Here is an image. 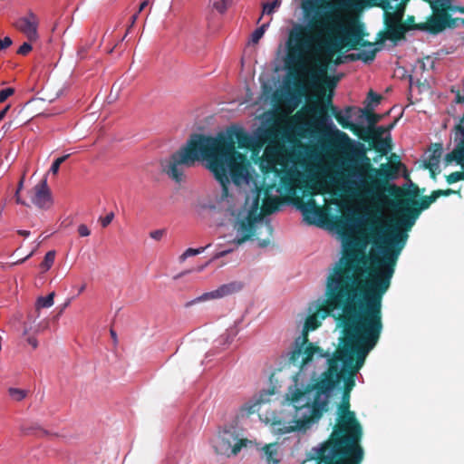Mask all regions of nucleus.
Segmentation results:
<instances>
[{"instance_id":"obj_1","label":"nucleus","mask_w":464,"mask_h":464,"mask_svg":"<svg viewBox=\"0 0 464 464\" xmlns=\"http://www.w3.org/2000/svg\"><path fill=\"white\" fill-rule=\"evenodd\" d=\"M367 258L362 251L353 246L345 247L343 256L335 263L327 276L326 299L318 305L316 312L307 316L302 335L295 342L289 356V363L306 370L314 360L330 355L321 347L309 342L308 332L316 330L321 321L334 310L342 309L336 317L342 326L340 346L346 344L347 333L360 334L362 328L375 329L382 324V302L391 282L376 268L371 267L370 277L362 278Z\"/></svg>"},{"instance_id":"obj_2","label":"nucleus","mask_w":464,"mask_h":464,"mask_svg":"<svg viewBox=\"0 0 464 464\" xmlns=\"http://www.w3.org/2000/svg\"><path fill=\"white\" fill-rule=\"evenodd\" d=\"M354 0H306L302 4L305 24H295L289 32L286 42V66L289 73L304 69L306 62L312 66L305 71L307 84L296 82L299 94L308 87L314 90L318 97H323L325 89H334L337 78L327 75L331 63L339 65L343 63L341 56L333 60L334 55L343 47L348 50H360L347 54L346 61H362L365 63L375 59L381 47L363 39L361 28L345 30L342 24L340 10L350 8Z\"/></svg>"},{"instance_id":"obj_3","label":"nucleus","mask_w":464,"mask_h":464,"mask_svg":"<svg viewBox=\"0 0 464 464\" xmlns=\"http://www.w3.org/2000/svg\"><path fill=\"white\" fill-rule=\"evenodd\" d=\"M256 146V139L238 126H231L216 137L192 134L184 146L169 160L161 161V167L171 179L179 183L183 180L185 169L205 160L216 179L227 191L228 174L236 185H240L248 176L246 155L237 151V148L255 150Z\"/></svg>"},{"instance_id":"obj_4","label":"nucleus","mask_w":464,"mask_h":464,"mask_svg":"<svg viewBox=\"0 0 464 464\" xmlns=\"http://www.w3.org/2000/svg\"><path fill=\"white\" fill-rule=\"evenodd\" d=\"M383 329V324L373 330L362 328L359 336L351 332L347 333L346 344L339 346L333 355L325 357L328 367L320 378L304 389H295L291 400L298 402L306 397H312L314 402L325 404V412L328 411L331 392L343 379L344 393H351L355 385L354 377L363 366L369 353L378 343Z\"/></svg>"},{"instance_id":"obj_5","label":"nucleus","mask_w":464,"mask_h":464,"mask_svg":"<svg viewBox=\"0 0 464 464\" xmlns=\"http://www.w3.org/2000/svg\"><path fill=\"white\" fill-rule=\"evenodd\" d=\"M350 408V393L343 392L333 431L325 441L312 449L310 459L328 464L362 463L365 455L362 445L363 430Z\"/></svg>"},{"instance_id":"obj_6","label":"nucleus","mask_w":464,"mask_h":464,"mask_svg":"<svg viewBox=\"0 0 464 464\" xmlns=\"http://www.w3.org/2000/svg\"><path fill=\"white\" fill-rule=\"evenodd\" d=\"M435 201L436 197L431 192L420 200L402 198L394 205L397 218L387 226V233L382 237V242L377 246L379 254L372 256L370 259L371 266L376 268L390 282L401 252L406 245L408 231L414 226L420 213Z\"/></svg>"},{"instance_id":"obj_7","label":"nucleus","mask_w":464,"mask_h":464,"mask_svg":"<svg viewBox=\"0 0 464 464\" xmlns=\"http://www.w3.org/2000/svg\"><path fill=\"white\" fill-rule=\"evenodd\" d=\"M296 388H290L287 394V400L290 401L295 407L294 419L290 422L276 420L273 422V427L277 434L284 435L293 431L306 430L314 423L317 422L325 412V404H318L314 402L312 397L309 396L298 402L291 400L292 394Z\"/></svg>"},{"instance_id":"obj_8","label":"nucleus","mask_w":464,"mask_h":464,"mask_svg":"<svg viewBox=\"0 0 464 464\" xmlns=\"http://www.w3.org/2000/svg\"><path fill=\"white\" fill-rule=\"evenodd\" d=\"M273 226L269 221H263L259 215L250 211L246 218L239 221L237 232L242 234L230 243L240 246L255 237L260 247H266L273 237Z\"/></svg>"},{"instance_id":"obj_9","label":"nucleus","mask_w":464,"mask_h":464,"mask_svg":"<svg viewBox=\"0 0 464 464\" xmlns=\"http://www.w3.org/2000/svg\"><path fill=\"white\" fill-rule=\"evenodd\" d=\"M363 160L365 161L364 167L375 173V177L370 176V188L367 193L372 195L374 198L380 199L382 198V192L386 189L389 180L394 179L398 176L401 162L397 163H385L382 164L380 169H373L372 167L370 159L362 153Z\"/></svg>"},{"instance_id":"obj_10","label":"nucleus","mask_w":464,"mask_h":464,"mask_svg":"<svg viewBox=\"0 0 464 464\" xmlns=\"http://www.w3.org/2000/svg\"><path fill=\"white\" fill-rule=\"evenodd\" d=\"M333 92H331L327 97L325 98V105L330 110L331 113L334 115L337 122L346 130H350L353 134L357 135L360 139L364 141L370 142L371 140H379L382 145L386 144L385 140H382V135L385 132L386 130L392 129L393 127V123L389 126L388 129H385L382 126H379L376 129L365 130V128L358 126L353 122H351L345 115H343L340 111L337 110L335 106L333 105Z\"/></svg>"},{"instance_id":"obj_11","label":"nucleus","mask_w":464,"mask_h":464,"mask_svg":"<svg viewBox=\"0 0 464 464\" xmlns=\"http://www.w3.org/2000/svg\"><path fill=\"white\" fill-rule=\"evenodd\" d=\"M403 14L404 9L402 7H398L392 12L384 11L383 23L385 29L378 33L377 42L373 43L374 47H377V44H382L386 40L397 44L399 41L405 39L407 28L403 27L402 24Z\"/></svg>"},{"instance_id":"obj_12","label":"nucleus","mask_w":464,"mask_h":464,"mask_svg":"<svg viewBox=\"0 0 464 464\" xmlns=\"http://www.w3.org/2000/svg\"><path fill=\"white\" fill-rule=\"evenodd\" d=\"M246 440H239L235 431L224 430L219 432L214 448L218 454L229 457L237 455L246 446Z\"/></svg>"},{"instance_id":"obj_13","label":"nucleus","mask_w":464,"mask_h":464,"mask_svg":"<svg viewBox=\"0 0 464 464\" xmlns=\"http://www.w3.org/2000/svg\"><path fill=\"white\" fill-rule=\"evenodd\" d=\"M13 25L24 34L29 42H36L39 39V18L33 11H29L26 15L18 18Z\"/></svg>"},{"instance_id":"obj_14","label":"nucleus","mask_w":464,"mask_h":464,"mask_svg":"<svg viewBox=\"0 0 464 464\" xmlns=\"http://www.w3.org/2000/svg\"><path fill=\"white\" fill-rule=\"evenodd\" d=\"M31 203L41 209H49L53 205L51 190L44 177L29 192Z\"/></svg>"},{"instance_id":"obj_15","label":"nucleus","mask_w":464,"mask_h":464,"mask_svg":"<svg viewBox=\"0 0 464 464\" xmlns=\"http://www.w3.org/2000/svg\"><path fill=\"white\" fill-rule=\"evenodd\" d=\"M295 204L302 211L304 220L308 224H316V218H322L324 216V209L317 206L315 200L312 197L306 201H304L302 198H297Z\"/></svg>"},{"instance_id":"obj_16","label":"nucleus","mask_w":464,"mask_h":464,"mask_svg":"<svg viewBox=\"0 0 464 464\" xmlns=\"http://www.w3.org/2000/svg\"><path fill=\"white\" fill-rule=\"evenodd\" d=\"M242 287L240 283L237 282H232L229 284H225L219 286L218 289L208 292L195 299L191 302V304L200 302V301H206L209 299H216V298H221L226 295H231L238 290H240Z\"/></svg>"},{"instance_id":"obj_17","label":"nucleus","mask_w":464,"mask_h":464,"mask_svg":"<svg viewBox=\"0 0 464 464\" xmlns=\"http://www.w3.org/2000/svg\"><path fill=\"white\" fill-rule=\"evenodd\" d=\"M279 164L282 166V169L279 170L275 169V172L279 177L280 184L285 189L292 190L295 180V170L291 168H287L286 163L279 162Z\"/></svg>"},{"instance_id":"obj_18","label":"nucleus","mask_w":464,"mask_h":464,"mask_svg":"<svg viewBox=\"0 0 464 464\" xmlns=\"http://www.w3.org/2000/svg\"><path fill=\"white\" fill-rule=\"evenodd\" d=\"M272 187H267L264 191V198L262 204V211L265 214H272L278 209L279 200L276 197L270 195Z\"/></svg>"},{"instance_id":"obj_19","label":"nucleus","mask_w":464,"mask_h":464,"mask_svg":"<svg viewBox=\"0 0 464 464\" xmlns=\"http://www.w3.org/2000/svg\"><path fill=\"white\" fill-rule=\"evenodd\" d=\"M438 16V24L439 26L442 27V31L446 28H456L459 26V24H461V20L463 18L456 17L453 18L450 14L445 13V8L440 11L439 14H437Z\"/></svg>"},{"instance_id":"obj_20","label":"nucleus","mask_w":464,"mask_h":464,"mask_svg":"<svg viewBox=\"0 0 464 464\" xmlns=\"http://www.w3.org/2000/svg\"><path fill=\"white\" fill-rule=\"evenodd\" d=\"M437 14H434L425 23L415 24L414 30L427 31L432 34L442 32V27L438 24Z\"/></svg>"},{"instance_id":"obj_21","label":"nucleus","mask_w":464,"mask_h":464,"mask_svg":"<svg viewBox=\"0 0 464 464\" xmlns=\"http://www.w3.org/2000/svg\"><path fill=\"white\" fill-rule=\"evenodd\" d=\"M443 8H445V13L449 14L450 11L459 12V9H464V6L453 5L450 0H439L431 3V9L434 14H439Z\"/></svg>"},{"instance_id":"obj_22","label":"nucleus","mask_w":464,"mask_h":464,"mask_svg":"<svg viewBox=\"0 0 464 464\" xmlns=\"http://www.w3.org/2000/svg\"><path fill=\"white\" fill-rule=\"evenodd\" d=\"M372 110L373 109L370 107V104L362 110V112L365 115L369 123V128L366 129L367 130L370 129H376L377 127H374V125L382 120V115L374 113Z\"/></svg>"},{"instance_id":"obj_23","label":"nucleus","mask_w":464,"mask_h":464,"mask_svg":"<svg viewBox=\"0 0 464 464\" xmlns=\"http://www.w3.org/2000/svg\"><path fill=\"white\" fill-rule=\"evenodd\" d=\"M281 0H274L271 3L262 4V14L259 16L257 23H259L265 14H272L281 5Z\"/></svg>"},{"instance_id":"obj_24","label":"nucleus","mask_w":464,"mask_h":464,"mask_svg":"<svg viewBox=\"0 0 464 464\" xmlns=\"http://www.w3.org/2000/svg\"><path fill=\"white\" fill-rule=\"evenodd\" d=\"M54 292L50 293L46 296H40L36 301V308H49L53 304Z\"/></svg>"},{"instance_id":"obj_25","label":"nucleus","mask_w":464,"mask_h":464,"mask_svg":"<svg viewBox=\"0 0 464 464\" xmlns=\"http://www.w3.org/2000/svg\"><path fill=\"white\" fill-rule=\"evenodd\" d=\"M7 392L10 398L14 401H23L27 396L28 393L26 390L13 387L9 388L7 390Z\"/></svg>"},{"instance_id":"obj_26","label":"nucleus","mask_w":464,"mask_h":464,"mask_svg":"<svg viewBox=\"0 0 464 464\" xmlns=\"http://www.w3.org/2000/svg\"><path fill=\"white\" fill-rule=\"evenodd\" d=\"M269 23L263 24L261 26L256 28L252 34L249 40L250 44H256L259 40L263 37L266 28L268 27Z\"/></svg>"},{"instance_id":"obj_27","label":"nucleus","mask_w":464,"mask_h":464,"mask_svg":"<svg viewBox=\"0 0 464 464\" xmlns=\"http://www.w3.org/2000/svg\"><path fill=\"white\" fill-rule=\"evenodd\" d=\"M272 445H266L263 449L266 461L268 464H278L279 460L276 458L277 450L276 449H272Z\"/></svg>"},{"instance_id":"obj_28","label":"nucleus","mask_w":464,"mask_h":464,"mask_svg":"<svg viewBox=\"0 0 464 464\" xmlns=\"http://www.w3.org/2000/svg\"><path fill=\"white\" fill-rule=\"evenodd\" d=\"M54 258H55V251H53V250L48 251L45 254L43 262L40 264L41 268L44 271L49 270L54 263Z\"/></svg>"},{"instance_id":"obj_29","label":"nucleus","mask_w":464,"mask_h":464,"mask_svg":"<svg viewBox=\"0 0 464 464\" xmlns=\"http://www.w3.org/2000/svg\"><path fill=\"white\" fill-rule=\"evenodd\" d=\"M210 246V244L207 245L206 246H201V247H198V248H188L180 256H179V260L181 262L185 261L188 256H196V255H198V254H201L205 251V249H207L208 247Z\"/></svg>"},{"instance_id":"obj_30","label":"nucleus","mask_w":464,"mask_h":464,"mask_svg":"<svg viewBox=\"0 0 464 464\" xmlns=\"http://www.w3.org/2000/svg\"><path fill=\"white\" fill-rule=\"evenodd\" d=\"M460 180H464V167H461V170L451 172L446 176V181L449 184H453Z\"/></svg>"},{"instance_id":"obj_31","label":"nucleus","mask_w":464,"mask_h":464,"mask_svg":"<svg viewBox=\"0 0 464 464\" xmlns=\"http://www.w3.org/2000/svg\"><path fill=\"white\" fill-rule=\"evenodd\" d=\"M425 188L420 190L416 184L411 183V188L404 192V198L416 199L420 193L423 192Z\"/></svg>"},{"instance_id":"obj_32","label":"nucleus","mask_w":464,"mask_h":464,"mask_svg":"<svg viewBox=\"0 0 464 464\" xmlns=\"http://www.w3.org/2000/svg\"><path fill=\"white\" fill-rule=\"evenodd\" d=\"M21 431L24 435L37 434L38 432L46 434V431L42 430L40 427H38L37 424H32L30 426L22 425L21 426Z\"/></svg>"},{"instance_id":"obj_33","label":"nucleus","mask_w":464,"mask_h":464,"mask_svg":"<svg viewBox=\"0 0 464 464\" xmlns=\"http://www.w3.org/2000/svg\"><path fill=\"white\" fill-rule=\"evenodd\" d=\"M70 157V154L63 155L62 157L57 158L52 164L50 171L56 175L59 171L60 166L62 163H63L68 158Z\"/></svg>"},{"instance_id":"obj_34","label":"nucleus","mask_w":464,"mask_h":464,"mask_svg":"<svg viewBox=\"0 0 464 464\" xmlns=\"http://www.w3.org/2000/svg\"><path fill=\"white\" fill-rule=\"evenodd\" d=\"M232 2H233V0H220L214 4V7L219 13L223 14L227 11L228 6L231 5Z\"/></svg>"},{"instance_id":"obj_35","label":"nucleus","mask_w":464,"mask_h":464,"mask_svg":"<svg viewBox=\"0 0 464 464\" xmlns=\"http://www.w3.org/2000/svg\"><path fill=\"white\" fill-rule=\"evenodd\" d=\"M432 193H433L434 197H436V200H437L440 197H448V196H450L455 193H459V191H455L451 188H447V189H436V190H433Z\"/></svg>"},{"instance_id":"obj_36","label":"nucleus","mask_w":464,"mask_h":464,"mask_svg":"<svg viewBox=\"0 0 464 464\" xmlns=\"http://www.w3.org/2000/svg\"><path fill=\"white\" fill-rule=\"evenodd\" d=\"M32 42H25L17 50V53L20 54V55H27L33 49L32 47V44H31Z\"/></svg>"},{"instance_id":"obj_37","label":"nucleus","mask_w":464,"mask_h":464,"mask_svg":"<svg viewBox=\"0 0 464 464\" xmlns=\"http://www.w3.org/2000/svg\"><path fill=\"white\" fill-rule=\"evenodd\" d=\"M113 218H114V213L110 212L105 217H100L99 222L101 223L102 227H107L111 223Z\"/></svg>"},{"instance_id":"obj_38","label":"nucleus","mask_w":464,"mask_h":464,"mask_svg":"<svg viewBox=\"0 0 464 464\" xmlns=\"http://www.w3.org/2000/svg\"><path fill=\"white\" fill-rule=\"evenodd\" d=\"M14 93V89L5 88L0 91V102H5L10 96Z\"/></svg>"},{"instance_id":"obj_39","label":"nucleus","mask_w":464,"mask_h":464,"mask_svg":"<svg viewBox=\"0 0 464 464\" xmlns=\"http://www.w3.org/2000/svg\"><path fill=\"white\" fill-rule=\"evenodd\" d=\"M415 24V17L413 15H409L406 21L402 22L403 27L407 28V32L414 30Z\"/></svg>"},{"instance_id":"obj_40","label":"nucleus","mask_w":464,"mask_h":464,"mask_svg":"<svg viewBox=\"0 0 464 464\" xmlns=\"http://www.w3.org/2000/svg\"><path fill=\"white\" fill-rule=\"evenodd\" d=\"M433 158H441L442 155V145L440 143H435L433 144V150L430 153Z\"/></svg>"},{"instance_id":"obj_41","label":"nucleus","mask_w":464,"mask_h":464,"mask_svg":"<svg viewBox=\"0 0 464 464\" xmlns=\"http://www.w3.org/2000/svg\"><path fill=\"white\" fill-rule=\"evenodd\" d=\"M367 98L368 100H370L369 104L371 105V103H379L382 99V96L373 92L372 91H370Z\"/></svg>"},{"instance_id":"obj_42","label":"nucleus","mask_w":464,"mask_h":464,"mask_svg":"<svg viewBox=\"0 0 464 464\" xmlns=\"http://www.w3.org/2000/svg\"><path fill=\"white\" fill-rule=\"evenodd\" d=\"M165 234V230L157 229L153 230L150 233V237L155 240H160Z\"/></svg>"},{"instance_id":"obj_43","label":"nucleus","mask_w":464,"mask_h":464,"mask_svg":"<svg viewBox=\"0 0 464 464\" xmlns=\"http://www.w3.org/2000/svg\"><path fill=\"white\" fill-rule=\"evenodd\" d=\"M12 44H13V41L8 36L5 37L4 39H1L0 40V51H3L5 49L8 48L9 46H11Z\"/></svg>"},{"instance_id":"obj_44","label":"nucleus","mask_w":464,"mask_h":464,"mask_svg":"<svg viewBox=\"0 0 464 464\" xmlns=\"http://www.w3.org/2000/svg\"><path fill=\"white\" fill-rule=\"evenodd\" d=\"M78 233L80 237H88L91 234V231L86 225L81 224L78 227Z\"/></svg>"},{"instance_id":"obj_45","label":"nucleus","mask_w":464,"mask_h":464,"mask_svg":"<svg viewBox=\"0 0 464 464\" xmlns=\"http://www.w3.org/2000/svg\"><path fill=\"white\" fill-rule=\"evenodd\" d=\"M440 159L433 158V156L430 155L428 161L424 163V165H430L431 167L439 168L440 167Z\"/></svg>"},{"instance_id":"obj_46","label":"nucleus","mask_w":464,"mask_h":464,"mask_svg":"<svg viewBox=\"0 0 464 464\" xmlns=\"http://www.w3.org/2000/svg\"><path fill=\"white\" fill-rule=\"evenodd\" d=\"M233 250H234L233 248H229V249H226L223 251H219L213 256L211 260H216V259L224 257V256H227L228 254H230L231 252H233Z\"/></svg>"},{"instance_id":"obj_47","label":"nucleus","mask_w":464,"mask_h":464,"mask_svg":"<svg viewBox=\"0 0 464 464\" xmlns=\"http://www.w3.org/2000/svg\"><path fill=\"white\" fill-rule=\"evenodd\" d=\"M426 169H428L430 170V178L432 179H436V176L440 173V167L439 168H435V167H431L430 165H424Z\"/></svg>"},{"instance_id":"obj_48","label":"nucleus","mask_w":464,"mask_h":464,"mask_svg":"<svg viewBox=\"0 0 464 464\" xmlns=\"http://www.w3.org/2000/svg\"><path fill=\"white\" fill-rule=\"evenodd\" d=\"M263 401V400H257L256 402H255L254 404L248 406V407H246V411H247L248 414H251V413H254L257 411L256 407Z\"/></svg>"},{"instance_id":"obj_49","label":"nucleus","mask_w":464,"mask_h":464,"mask_svg":"<svg viewBox=\"0 0 464 464\" xmlns=\"http://www.w3.org/2000/svg\"><path fill=\"white\" fill-rule=\"evenodd\" d=\"M319 112H320V120H319V121H320V123L322 125H325L326 121H328V116L326 115V113H325V111H324V110L323 108H321L319 110Z\"/></svg>"},{"instance_id":"obj_50","label":"nucleus","mask_w":464,"mask_h":464,"mask_svg":"<svg viewBox=\"0 0 464 464\" xmlns=\"http://www.w3.org/2000/svg\"><path fill=\"white\" fill-rule=\"evenodd\" d=\"M262 194V190L261 189H258L257 192H256V196L254 199V202H253V207L254 208H257L258 206H259V202H260V196Z\"/></svg>"},{"instance_id":"obj_51","label":"nucleus","mask_w":464,"mask_h":464,"mask_svg":"<svg viewBox=\"0 0 464 464\" xmlns=\"http://www.w3.org/2000/svg\"><path fill=\"white\" fill-rule=\"evenodd\" d=\"M346 227V222L342 220V219H338L336 222H335V227L338 231L342 230V229H344Z\"/></svg>"},{"instance_id":"obj_52","label":"nucleus","mask_w":464,"mask_h":464,"mask_svg":"<svg viewBox=\"0 0 464 464\" xmlns=\"http://www.w3.org/2000/svg\"><path fill=\"white\" fill-rule=\"evenodd\" d=\"M27 343L34 348H37L38 346V342L37 340L34 338V337H28L27 339Z\"/></svg>"},{"instance_id":"obj_53","label":"nucleus","mask_w":464,"mask_h":464,"mask_svg":"<svg viewBox=\"0 0 464 464\" xmlns=\"http://www.w3.org/2000/svg\"><path fill=\"white\" fill-rule=\"evenodd\" d=\"M353 110V107L352 106H347L345 109H344V114L348 119H351L352 118V111Z\"/></svg>"},{"instance_id":"obj_54","label":"nucleus","mask_w":464,"mask_h":464,"mask_svg":"<svg viewBox=\"0 0 464 464\" xmlns=\"http://www.w3.org/2000/svg\"><path fill=\"white\" fill-rule=\"evenodd\" d=\"M14 198L17 204L28 206V204H26L24 200L21 199L20 193L18 191L15 192Z\"/></svg>"},{"instance_id":"obj_55","label":"nucleus","mask_w":464,"mask_h":464,"mask_svg":"<svg viewBox=\"0 0 464 464\" xmlns=\"http://www.w3.org/2000/svg\"><path fill=\"white\" fill-rule=\"evenodd\" d=\"M334 134L337 136V137H340L342 139H345V140H348V135L343 131H340L339 130H334Z\"/></svg>"},{"instance_id":"obj_56","label":"nucleus","mask_w":464,"mask_h":464,"mask_svg":"<svg viewBox=\"0 0 464 464\" xmlns=\"http://www.w3.org/2000/svg\"><path fill=\"white\" fill-rule=\"evenodd\" d=\"M9 109H10V106L7 105L3 110L0 111V121H2L5 117Z\"/></svg>"},{"instance_id":"obj_57","label":"nucleus","mask_w":464,"mask_h":464,"mask_svg":"<svg viewBox=\"0 0 464 464\" xmlns=\"http://www.w3.org/2000/svg\"><path fill=\"white\" fill-rule=\"evenodd\" d=\"M148 5H149V1L148 0H144L143 2H141V4L140 5L138 13L140 14L145 7L148 6Z\"/></svg>"},{"instance_id":"obj_58","label":"nucleus","mask_w":464,"mask_h":464,"mask_svg":"<svg viewBox=\"0 0 464 464\" xmlns=\"http://www.w3.org/2000/svg\"><path fill=\"white\" fill-rule=\"evenodd\" d=\"M17 234L22 236V237H27L30 235V231H28V230H18Z\"/></svg>"},{"instance_id":"obj_59","label":"nucleus","mask_w":464,"mask_h":464,"mask_svg":"<svg viewBox=\"0 0 464 464\" xmlns=\"http://www.w3.org/2000/svg\"><path fill=\"white\" fill-rule=\"evenodd\" d=\"M138 15H139V13L137 12L136 14H134L131 16V18H130V20H131V21H130V27H131V26L135 24V22H136V21H137V19H138Z\"/></svg>"},{"instance_id":"obj_60","label":"nucleus","mask_w":464,"mask_h":464,"mask_svg":"<svg viewBox=\"0 0 464 464\" xmlns=\"http://www.w3.org/2000/svg\"><path fill=\"white\" fill-rule=\"evenodd\" d=\"M34 255V251H32L26 257L14 263L13 265H16V264H21L23 263L24 260H26L27 258H29L30 256H32Z\"/></svg>"},{"instance_id":"obj_61","label":"nucleus","mask_w":464,"mask_h":464,"mask_svg":"<svg viewBox=\"0 0 464 464\" xmlns=\"http://www.w3.org/2000/svg\"><path fill=\"white\" fill-rule=\"evenodd\" d=\"M23 185H24V177L20 179L16 191H18L20 193L21 189L23 188Z\"/></svg>"},{"instance_id":"obj_62","label":"nucleus","mask_w":464,"mask_h":464,"mask_svg":"<svg viewBox=\"0 0 464 464\" xmlns=\"http://www.w3.org/2000/svg\"><path fill=\"white\" fill-rule=\"evenodd\" d=\"M397 190H398V188L395 186H390L389 188H388V191H389L390 194H393Z\"/></svg>"},{"instance_id":"obj_63","label":"nucleus","mask_w":464,"mask_h":464,"mask_svg":"<svg viewBox=\"0 0 464 464\" xmlns=\"http://www.w3.org/2000/svg\"><path fill=\"white\" fill-rule=\"evenodd\" d=\"M110 334H111V338L113 339L114 342H117V334H116V332L114 330H111L110 331Z\"/></svg>"},{"instance_id":"obj_64","label":"nucleus","mask_w":464,"mask_h":464,"mask_svg":"<svg viewBox=\"0 0 464 464\" xmlns=\"http://www.w3.org/2000/svg\"><path fill=\"white\" fill-rule=\"evenodd\" d=\"M375 150H376L377 151H380V152H382V153H385V152H386V150H387V149H386V148H381V147H377V146L375 147Z\"/></svg>"}]
</instances>
